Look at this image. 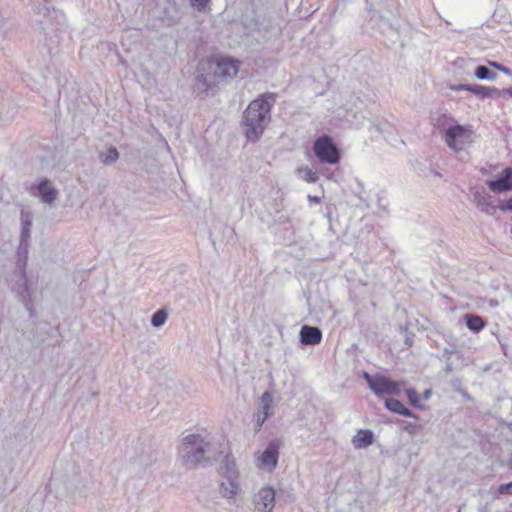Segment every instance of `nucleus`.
Listing matches in <instances>:
<instances>
[{"instance_id": "obj_23", "label": "nucleus", "mask_w": 512, "mask_h": 512, "mask_svg": "<svg viewBox=\"0 0 512 512\" xmlns=\"http://www.w3.org/2000/svg\"><path fill=\"white\" fill-rule=\"evenodd\" d=\"M168 318V313L164 309L156 311L151 317V324L153 327H161L165 324Z\"/></svg>"}, {"instance_id": "obj_32", "label": "nucleus", "mask_w": 512, "mask_h": 512, "mask_svg": "<svg viewBox=\"0 0 512 512\" xmlns=\"http://www.w3.org/2000/svg\"><path fill=\"white\" fill-rule=\"evenodd\" d=\"M308 200H309L310 202L320 203L321 198H320V197H318V196L308 195Z\"/></svg>"}, {"instance_id": "obj_3", "label": "nucleus", "mask_w": 512, "mask_h": 512, "mask_svg": "<svg viewBox=\"0 0 512 512\" xmlns=\"http://www.w3.org/2000/svg\"><path fill=\"white\" fill-rule=\"evenodd\" d=\"M239 64V61L228 57L203 59L198 64V81L208 88L222 80L232 79L238 73Z\"/></svg>"}, {"instance_id": "obj_5", "label": "nucleus", "mask_w": 512, "mask_h": 512, "mask_svg": "<svg viewBox=\"0 0 512 512\" xmlns=\"http://www.w3.org/2000/svg\"><path fill=\"white\" fill-rule=\"evenodd\" d=\"M447 146L455 151H463L472 143V131L462 125H453L446 128L442 135Z\"/></svg>"}, {"instance_id": "obj_34", "label": "nucleus", "mask_w": 512, "mask_h": 512, "mask_svg": "<svg viewBox=\"0 0 512 512\" xmlns=\"http://www.w3.org/2000/svg\"><path fill=\"white\" fill-rule=\"evenodd\" d=\"M503 91H505V94H509L512 97V88H505Z\"/></svg>"}, {"instance_id": "obj_7", "label": "nucleus", "mask_w": 512, "mask_h": 512, "mask_svg": "<svg viewBox=\"0 0 512 512\" xmlns=\"http://www.w3.org/2000/svg\"><path fill=\"white\" fill-rule=\"evenodd\" d=\"M29 192L48 206H53L59 197V190L47 178H42L31 185Z\"/></svg>"}, {"instance_id": "obj_26", "label": "nucleus", "mask_w": 512, "mask_h": 512, "mask_svg": "<svg viewBox=\"0 0 512 512\" xmlns=\"http://www.w3.org/2000/svg\"><path fill=\"white\" fill-rule=\"evenodd\" d=\"M406 393H407L408 399L411 402V404L416 407H419L420 405L418 403V400H419L418 393L414 389H408L406 391Z\"/></svg>"}, {"instance_id": "obj_31", "label": "nucleus", "mask_w": 512, "mask_h": 512, "mask_svg": "<svg viewBox=\"0 0 512 512\" xmlns=\"http://www.w3.org/2000/svg\"><path fill=\"white\" fill-rule=\"evenodd\" d=\"M379 375L371 376L368 373H364V378L366 379L368 385L370 386V381L373 379H378Z\"/></svg>"}, {"instance_id": "obj_20", "label": "nucleus", "mask_w": 512, "mask_h": 512, "mask_svg": "<svg viewBox=\"0 0 512 512\" xmlns=\"http://www.w3.org/2000/svg\"><path fill=\"white\" fill-rule=\"evenodd\" d=\"M475 77L479 80H495L497 75L491 71L487 66L480 65L475 69Z\"/></svg>"}, {"instance_id": "obj_15", "label": "nucleus", "mask_w": 512, "mask_h": 512, "mask_svg": "<svg viewBox=\"0 0 512 512\" xmlns=\"http://www.w3.org/2000/svg\"><path fill=\"white\" fill-rule=\"evenodd\" d=\"M470 92L480 97L481 99L499 98L505 94V91H503V89L482 85H473L472 88H470Z\"/></svg>"}, {"instance_id": "obj_2", "label": "nucleus", "mask_w": 512, "mask_h": 512, "mask_svg": "<svg viewBox=\"0 0 512 512\" xmlns=\"http://www.w3.org/2000/svg\"><path fill=\"white\" fill-rule=\"evenodd\" d=\"M212 438L208 434H189L178 448V461L188 470L195 469L209 460L213 453Z\"/></svg>"}, {"instance_id": "obj_8", "label": "nucleus", "mask_w": 512, "mask_h": 512, "mask_svg": "<svg viewBox=\"0 0 512 512\" xmlns=\"http://www.w3.org/2000/svg\"><path fill=\"white\" fill-rule=\"evenodd\" d=\"M12 289L18 294L19 298L25 305L32 303L36 298V287L33 283L27 280L21 271L14 274V278L12 279Z\"/></svg>"}, {"instance_id": "obj_27", "label": "nucleus", "mask_w": 512, "mask_h": 512, "mask_svg": "<svg viewBox=\"0 0 512 512\" xmlns=\"http://www.w3.org/2000/svg\"><path fill=\"white\" fill-rule=\"evenodd\" d=\"M489 64L491 66H493L494 68H496L497 70H499V71H501V72H503V73H505L507 75H511L512 74V72H511V70L509 68H507V67H505V66H503V65H501V64H499L497 62H489Z\"/></svg>"}, {"instance_id": "obj_13", "label": "nucleus", "mask_w": 512, "mask_h": 512, "mask_svg": "<svg viewBox=\"0 0 512 512\" xmlns=\"http://www.w3.org/2000/svg\"><path fill=\"white\" fill-rule=\"evenodd\" d=\"M487 185L492 192L502 193L512 190V168L506 167L501 175L495 180L487 181Z\"/></svg>"}, {"instance_id": "obj_10", "label": "nucleus", "mask_w": 512, "mask_h": 512, "mask_svg": "<svg viewBox=\"0 0 512 512\" xmlns=\"http://www.w3.org/2000/svg\"><path fill=\"white\" fill-rule=\"evenodd\" d=\"M253 503L257 512H272L275 506V491L270 486L259 489L253 497Z\"/></svg>"}, {"instance_id": "obj_12", "label": "nucleus", "mask_w": 512, "mask_h": 512, "mask_svg": "<svg viewBox=\"0 0 512 512\" xmlns=\"http://www.w3.org/2000/svg\"><path fill=\"white\" fill-rule=\"evenodd\" d=\"M273 413V394L265 391L261 398L257 412L254 414V422L257 430L265 423L267 418Z\"/></svg>"}, {"instance_id": "obj_28", "label": "nucleus", "mask_w": 512, "mask_h": 512, "mask_svg": "<svg viewBox=\"0 0 512 512\" xmlns=\"http://www.w3.org/2000/svg\"><path fill=\"white\" fill-rule=\"evenodd\" d=\"M473 85H467V84H459V85H450L449 88L451 90L460 91V90H466L470 92V88H472Z\"/></svg>"}, {"instance_id": "obj_33", "label": "nucleus", "mask_w": 512, "mask_h": 512, "mask_svg": "<svg viewBox=\"0 0 512 512\" xmlns=\"http://www.w3.org/2000/svg\"><path fill=\"white\" fill-rule=\"evenodd\" d=\"M430 395H431V390H426V391L424 392V394H423V396H424V398H425V399H428V398L430 397Z\"/></svg>"}, {"instance_id": "obj_30", "label": "nucleus", "mask_w": 512, "mask_h": 512, "mask_svg": "<svg viewBox=\"0 0 512 512\" xmlns=\"http://www.w3.org/2000/svg\"><path fill=\"white\" fill-rule=\"evenodd\" d=\"M499 492L500 493H511L512 492V482L500 485Z\"/></svg>"}, {"instance_id": "obj_1", "label": "nucleus", "mask_w": 512, "mask_h": 512, "mask_svg": "<svg viewBox=\"0 0 512 512\" xmlns=\"http://www.w3.org/2000/svg\"><path fill=\"white\" fill-rule=\"evenodd\" d=\"M275 103L273 93H265L253 100L244 112L243 127L246 137L256 141L270 122V111Z\"/></svg>"}, {"instance_id": "obj_11", "label": "nucleus", "mask_w": 512, "mask_h": 512, "mask_svg": "<svg viewBox=\"0 0 512 512\" xmlns=\"http://www.w3.org/2000/svg\"><path fill=\"white\" fill-rule=\"evenodd\" d=\"M370 389L378 396L399 395L401 388L400 384L384 376H378V379L370 381Z\"/></svg>"}, {"instance_id": "obj_6", "label": "nucleus", "mask_w": 512, "mask_h": 512, "mask_svg": "<svg viewBox=\"0 0 512 512\" xmlns=\"http://www.w3.org/2000/svg\"><path fill=\"white\" fill-rule=\"evenodd\" d=\"M313 151L322 163L334 165L340 160L339 149L327 135H322L314 142Z\"/></svg>"}, {"instance_id": "obj_4", "label": "nucleus", "mask_w": 512, "mask_h": 512, "mask_svg": "<svg viewBox=\"0 0 512 512\" xmlns=\"http://www.w3.org/2000/svg\"><path fill=\"white\" fill-rule=\"evenodd\" d=\"M221 481L219 492L222 497L229 501H235L241 492V474L232 455H226L220 469Z\"/></svg>"}, {"instance_id": "obj_18", "label": "nucleus", "mask_w": 512, "mask_h": 512, "mask_svg": "<svg viewBox=\"0 0 512 512\" xmlns=\"http://www.w3.org/2000/svg\"><path fill=\"white\" fill-rule=\"evenodd\" d=\"M385 406L391 412L397 413L406 417H413V413L406 408L399 400L394 398H387L385 400Z\"/></svg>"}, {"instance_id": "obj_16", "label": "nucleus", "mask_w": 512, "mask_h": 512, "mask_svg": "<svg viewBox=\"0 0 512 512\" xmlns=\"http://www.w3.org/2000/svg\"><path fill=\"white\" fill-rule=\"evenodd\" d=\"M373 443V433L370 430H359L352 439L356 449L366 448Z\"/></svg>"}, {"instance_id": "obj_14", "label": "nucleus", "mask_w": 512, "mask_h": 512, "mask_svg": "<svg viewBox=\"0 0 512 512\" xmlns=\"http://www.w3.org/2000/svg\"><path fill=\"white\" fill-rule=\"evenodd\" d=\"M322 340V332L319 328L304 325L300 330V341L304 345H317Z\"/></svg>"}, {"instance_id": "obj_24", "label": "nucleus", "mask_w": 512, "mask_h": 512, "mask_svg": "<svg viewBox=\"0 0 512 512\" xmlns=\"http://www.w3.org/2000/svg\"><path fill=\"white\" fill-rule=\"evenodd\" d=\"M119 158V153L116 148H110L105 153H100V160L104 164H112Z\"/></svg>"}, {"instance_id": "obj_35", "label": "nucleus", "mask_w": 512, "mask_h": 512, "mask_svg": "<svg viewBox=\"0 0 512 512\" xmlns=\"http://www.w3.org/2000/svg\"><path fill=\"white\" fill-rule=\"evenodd\" d=\"M509 466L512 468V458L509 461Z\"/></svg>"}, {"instance_id": "obj_19", "label": "nucleus", "mask_w": 512, "mask_h": 512, "mask_svg": "<svg viewBox=\"0 0 512 512\" xmlns=\"http://www.w3.org/2000/svg\"><path fill=\"white\" fill-rule=\"evenodd\" d=\"M297 175L308 183H315L318 180V174L316 171L308 166H302L297 169Z\"/></svg>"}, {"instance_id": "obj_25", "label": "nucleus", "mask_w": 512, "mask_h": 512, "mask_svg": "<svg viewBox=\"0 0 512 512\" xmlns=\"http://www.w3.org/2000/svg\"><path fill=\"white\" fill-rule=\"evenodd\" d=\"M189 1H190V5L192 8H194L195 10H197L199 12H202L207 8L210 0H189Z\"/></svg>"}, {"instance_id": "obj_22", "label": "nucleus", "mask_w": 512, "mask_h": 512, "mask_svg": "<svg viewBox=\"0 0 512 512\" xmlns=\"http://www.w3.org/2000/svg\"><path fill=\"white\" fill-rule=\"evenodd\" d=\"M466 325L471 331L478 332L484 327V321L479 316L466 315Z\"/></svg>"}, {"instance_id": "obj_21", "label": "nucleus", "mask_w": 512, "mask_h": 512, "mask_svg": "<svg viewBox=\"0 0 512 512\" xmlns=\"http://www.w3.org/2000/svg\"><path fill=\"white\" fill-rule=\"evenodd\" d=\"M473 199H474V202L476 203V205L482 210V211H485V212H488L490 206H491V202H490V197L481 193V192H475L474 195H473Z\"/></svg>"}, {"instance_id": "obj_29", "label": "nucleus", "mask_w": 512, "mask_h": 512, "mask_svg": "<svg viewBox=\"0 0 512 512\" xmlns=\"http://www.w3.org/2000/svg\"><path fill=\"white\" fill-rule=\"evenodd\" d=\"M499 207L503 211H512V198L507 201H503Z\"/></svg>"}, {"instance_id": "obj_17", "label": "nucleus", "mask_w": 512, "mask_h": 512, "mask_svg": "<svg viewBox=\"0 0 512 512\" xmlns=\"http://www.w3.org/2000/svg\"><path fill=\"white\" fill-rule=\"evenodd\" d=\"M21 245H26L31 233L32 216L29 212H21Z\"/></svg>"}, {"instance_id": "obj_9", "label": "nucleus", "mask_w": 512, "mask_h": 512, "mask_svg": "<svg viewBox=\"0 0 512 512\" xmlns=\"http://www.w3.org/2000/svg\"><path fill=\"white\" fill-rule=\"evenodd\" d=\"M278 457L279 444L276 441H272L264 451L255 453L256 466L270 472L276 467Z\"/></svg>"}]
</instances>
